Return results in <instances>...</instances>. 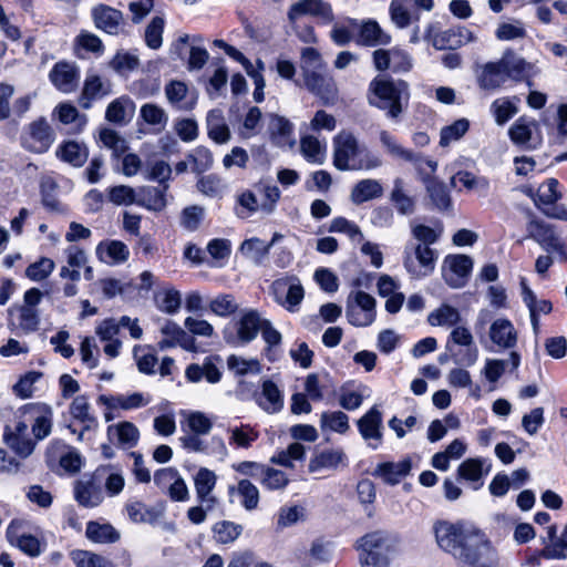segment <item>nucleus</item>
<instances>
[{
	"mask_svg": "<svg viewBox=\"0 0 567 567\" xmlns=\"http://www.w3.org/2000/svg\"><path fill=\"white\" fill-rule=\"evenodd\" d=\"M435 539L441 549L472 567H494L496 554L489 540L475 528L462 523L437 522Z\"/></svg>",
	"mask_w": 567,
	"mask_h": 567,
	"instance_id": "nucleus-1",
	"label": "nucleus"
},
{
	"mask_svg": "<svg viewBox=\"0 0 567 567\" xmlns=\"http://www.w3.org/2000/svg\"><path fill=\"white\" fill-rule=\"evenodd\" d=\"M333 164L340 171H369L382 165L381 157L360 144L351 133H339L333 140Z\"/></svg>",
	"mask_w": 567,
	"mask_h": 567,
	"instance_id": "nucleus-2",
	"label": "nucleus"
},
{
	"mask_svg": "<svg viewBox=\"0 0 567 567\" xmlns=\"http://www.w3.org/2000/svg\"><path fill=\"white\" fill-rule=\"evenodd\" d=\"M369 91L380 100L375 103L370 99V104L379 109L388 110L386 115L391 118H398L403 112V101L408 102L410 97L409 84L403 80H392L386 78H374Z\"/></svg>",
	"mask_w": 567,
	"mask_h": 567,
	"instance_id": "nucleus-3",
	"label": "nucleus"
},
{
	"mask_svg": "<svg viewBox=\"0 0 567 567\" xmlns=\"http://www.w3.org/2000/svg\"><path fill=\"white\" fill-rule=\"evenodd\" d=\"M360 563L362 567H388L391 540L386 533L377 530L360 538Z\"/></svg>",
	"mask_w": 567,
	"mask_h": 567,
	"instance_id": "nucleus-4",
	"label": "nucleus"
},
{
	"mask_svg": "<svg viewBox=\"0 0 567 567\" xmlns=\"http://www.w3.org/2000/svg\"><path fill=\"white\" fill-rule=\"evenodd\" d=\"M111 466L100 467L92 474H85L74 483L73 494L78 504L85 508L97 507L104 501L102 482Z\"/></svg>",
	"mask_w": 567,
	"mask_h": 567,
	"instance_id": "nucleus-5",
	"label": "nucleus"
},
{
	"mask_svg": "<svg viewBox=\"0 0 567 567\" xmlns=\"http://www.w3.org/2000/svg\"><path fill=\"white\" fill-rule=\"evenodd\" d=\"M274 300L289 312H297L305 298V289L296 276L276 279L270 286Z\"/></svg>",
	"mask_w": 567,
	"mask_h": 567,
	"instance_id": "nucleus-6",
	"label": "nucleus"
},
{
	"mask_svg": "<svg viewBox=\"0 0 567 567\" xmlns=\"http://www.w3.org/2000/svg\"><path fill=\"white\" fill-rule=\"evenodd\" d=\"M473 269V259L467 255H447L442 265V276L452 288L466 285Z\"/></svg>",
	"mask_w": 567,
	"mask_h": 567,
	"instance_id": "nucleus-7",
	"label": "nucleus"
},
{
	"mask_svg": "<svg viewBox=\"0 0 567 567\" xmlns=\"http://www.w3.org/2000/svg\"><path fill=\"white\" fill-rule=\"evenodd\" d=\"M22 146L33 153L47 152L54 142V132L45 118L29 124L22 135Z\"/></svg>",
	"mask_w": 567,
	"mask_h": 567,
	"instance_id": "nucleus-8",
	"label": "nucleus"
},
{
	"mask_svg": "<svg viewBox=\"0 0 567 567\" xmlns=\"http://www.w3.org/2000/svg\"><path fill=\"white\" fill-rule=\"evenodd\" d=\"M404 268L415 279L431 275L435 268V251L429 246L419 244L414 248V256L405 251Z\"/></svg>",
	"mask_w": 567,
	"mask_h": 567,
	"instance_id": "nucleus-9",
	"label": "nucleus"
},
{
	"mask_svg": "<svg viewBox=\"0 0 567 567\" xmlns=\"http://www.w3.org/2000/svg\"><path fill=\"white\" fill-rule=\"evenodd\" d=\"M264 318L257 310H245L237 322L236 336L225 332V340L234 344H247L258 334L264 323Z\"/></svg>",
	"mask_w": 567,
	"mask_h": 567,
	"instance_id": "nucleus-10",
	"label": "nucleus"
},
{
	"mask_svg": "<svg viewBox=\"0 0 567 567\" xmlns=\"http://www.w3.org/2000/svg\"><path fill=\"white\" fill-rule=\"evenodd\" d=\"M91 16L96 29L117 35L125 25L123 12L107 4H97L92 8Z\"/></svg>",
	"mask_w": 567,
	"mask_h": 567,
	"instance_id": "nucleus-11",
	"label": "nucleus"
},
{
	"mask_svg": "<svg viewBox=\"0 0 567 567\" xmlns=\"http://www.w3.org/2000/svg\"><path fill=\"white\" fill-rule=\"evenodd\" d=\"M305 78L306 87L323 104H333L338 97V90L333 78L326 70L310 73Z\"/></svg>",
	"mask_w": 567,
	"mask_h": 567,
	"instance_id": "nucleus-12",
	"label": "nucleus"
},
{
	"mask_svg": "<svg viewBox=\"0 0 567 567\" xmlns=\"http://www.w3.org/2000/svg\"><path fill=\"white\" fill-rule=\"evenodd\" d=\"M306 14L319 18L324 23H331L334 20L331 4L323 0H299L290 7L288 19L295 22Z\"/></svg>",
	"mask_w": 567,
	"mask_h": 567,
	"instance_id": "nucleus-13",
	"label": "nucleus"
},
{
	"mask_svg": "<svg viewBox=\"0 0 567 567\" xmlns=\"http://www.w3.org/2000/svg\"><path fill=\"white\" fill-rule=\"evenodd\" d=\"M519 286L522 300L529 311L533 331L537 334L539 332V316L550 313L553 305L547 299H538L536 293L528 286L525 277L520 278Z\"/></svg>",
	"mask_w": 567,
	"mask_h": 567,
	"instance_id": "nucleus-14",
	"label": "nucleus"
},
{
	"mask_svg": "<svg viewBox=\"0 0 567 567\" xmlns=\"http://www.w3.org/2000/svg\"><path fill=\"white\" fill-rule=\"evenodd\" d=\"M499 60L508 79L516 82L526 81L529 87L533 86L534 83L530 78L535 74V66L532 63L512 50H506Z\"/></svg>",
	"mask_w": 567,
	"mask_h": 567,
	"instance_id": "nucleus-15",
	"label": "nucleus"
},
{
	"mask_svg": "<svg viewBox=\"0 0 567 567\" xmlns=\"http://www.w3.org/2000/svg\"><path fill=\"white\" fill-rule=\"evenodd\" d=\"M382 413L377 408H371L358 420V429L361 436L369 442V446L377 450L382 442Z\"/></svg>",
	"mask_w": 567,
	"mask_h": 567,
	"instance_id": "nucleus-16",
	"label": "nucleus"
},
{
	"mask_svg": "<svg viewBox=\"0 0 567 567\" xmlns=\"http://www.w3.org/2000/svg\"><path fill=\"white\" fill-rule=\"evenodd\" d=\"M49 78L59 91L71 93L78 87L79 70L74 63L61 61L52 68Z\"/></svg>",
	"mask_w": 567,
	"mask_h": 567,
	"instance_id": "nucleus-17",
	"label": "nucleus"
},
{
	"mask_svg": "<svg viewBox=\"0 0 567 567\" xmlns=\"http://www.w3.org/2000/svg\"><path fill=\"white\" fill-rule=\"evenodd\" d=\"M267 132L271 142L279 146H292L293 125L292 123L278 114L270 113L267 115Z\"/></svg>",
	"mask_w": 567,
	"mask_h": 567,
	"instance_id": "nucleus-18",
	"label": "nucleus"
},
{
	"mask_svg": "<svg viewBox=\"0 0 567 567\" xmlns=\"http://www.w3.org/2000/svg\"><path fill=\"white\" fill-rule=\"evenodd\" d=\"M216 483V474L206 467H200L194 477L197 501L206 504L207 508H215L217 505V498L213 495Z\"/></svg>",
	"mask_w": 567,
	"mask_h": 567,
	"instance_id": "nucleus-19",
	"label": "nucleus"
},
{
	"mask_svg": "<svg viewBox=\"0 0 567 567\" xmlns=\"http://www.w3.org/2000/svg\"><path fill=\"white\" fill-rule=\"evenodd\" d=\"M488 336L493 344L499 349L512 350L517 344V331L505 318L496 319L489 327Z\"/></svg>",
	"mask_w": 567,
	"mask_h": 567,
	"instance_id": "nucleus-20",
	"label": "nucleus"
},
{
	"mask_svg": "<svg viewBox=\"0 0 567 567\" xmlns=\"http://www.w3.org/2000/svg\"><path fill=\"white\" fill-rule=\"evenodd\" d=\"M507 80L506 70L501 60L484 64L481 74L477 76L480 87L487 91H495L502 87Z\"/></svg>",
	"mask_w": 567,
	"mask_h": 567,
	"instance_id": "nucleus-21",
	"label": "nucleus"
},
{
	"mask_svg": "<svg viewBox=\"0 0 567 567\" xmlns=\"http://www.w3.org/2000/svg\"><path fill=\"white\" fill-rule=\"evenodd\" d=\"M520 364V355L516 351H511L507 360L486 359L482 374L489 383L495 384L504 374L506 368L511 365L509 371H516Z\"/></svg>",
	"mask_w": 567,
	"mask_h": 567,
	"instance_id": "nucleus-22",
	"label": "nucleus"
},
{
	"mask_svg": "<svg viewBox=\"0 0 567 567\" xmlns=\"http://www.w3.org/2000/svg\"><path fill=\"white\" fill-rule=\"evenodd\" d=\"M163 336L172 337V340H161L157 343L159 350H166L181 346L183 349L194 350V339L189 337L178 324L173 321H166L161 328Z\"/></svg>",
	"mask_w": 567,
	"mask_h": 567,
	"instance_id": "nucleus-23",
	"label": "nucleus"
},
{
	"mask_svg": "<svg viewBox=\"0 0 567 567\" xmlns=\"http://www.w3.org/2000/svg\"><path fill=\"white\" fill-rule=\"evenodd\" d=\"M258 405L267 413H278L284 408V395L278 385L271 380H264Z\"/></svg>",
	"mask_w": 567,
	"mask_h": 567,
	"instance_id": "nucleus-24",
	"label": "nucleus"
},
{
	"mask_svg": "<svg viewBox=\"0 0 567 567\" xmlns=\"http://www.w3.org/2000/svg\"><path fill=\"white\" fill-rule=\"evenodd\" d=\"M470 40V31L465 28H458L436 33L432 38V44L436 50H455Z\"/></svg>",
	"mask_w": 567,
	"mask_h": 567,
	"instance_id": "nucleus-25",
	"label": "nucleus"
},
{
	"mask_svg": "<svg viewBox=\"0 0 567 567\" xmlns=\"http://www.w3.org/2000/svg\"><path fill=\"white\" fill-rule=\"evenodd\" d=\"M391 37L383 32L379 23L374 20L362 21L359 25L357 43L365 47H377L388 44Z\"/></svg>",
	"mask_w": 567,
	"mask_h": 567,
	"instance_id": "nucleus-26",
	"label": "nucleus"
},
{
	"mask_svg": "<svg viewBox=\"0 0 567 567\" xmlns=\"http://www.w3.org/2000/svg\"><path fill=\"white\" fill-rule=\"evenodd\" d=\"M450 339L458 346L466 347L458 362L467 367L473 365L477 360L478 350L474 346V340L471 331L463 326H455L451 331Z\"/></svg>",
	"mask_w": 567,
	"mask_h": 567,
	"instance_id": "nucleus-27",
	"label": "nucleus"
},
{
	"mask_svg": "<svg viewBox=\"0 0 567 567\" xmlns=\"http://www.w3.org/2000/svg\"><path fill=\"white\" fill-rule=\"evenodd\" d=\"M167 188V185H164L163 187H138L136 205L145 207L148 210L161 212L166 206L165 192Z\"/></svg>",
	"mask_w": 567,
	"mask_h": 567,
	"instance_id": "nucleus-28",
	"label": "nucleus"
},
{
	"mask_svg": "<svg viewBox=\"0 0 567 567\" xmlns=\"http://www.w3.org/2000/svg\"><path fill=\"white\" fill-rule=\"evenodd\" d=\"M21 416H30L32 424V432L37 440H43L51 433L52 421L49 412L40 414V406L29 404L21 410Z\"/></svg>",
	"mask_w": 567,
	"mask_h": 567,
	"instance_id": "nucleus-29",
	"label": "nucleus"
},
{
	"mask_svg": "<svg viewBox=\"0 0 567 567\" xmlns=\"http://www.w3.org/2000/svg\"><path fill=\"white\" fill-rule=\"evenodd\" d=\"M109 93V83H104L102 79L96 74H90L84 81L83 90L80 96V105L83 109H90L92 100L102 97Z\"/></svg>",
	"mask_w": 567,
	"mask_h": 567,
	"instance_id": "nucleus-30",
	"label": "nucleus"
},
{
	"mask_svg": "<svg viewBox=\"0 0 567 567\" xmlns=\"http://www.w3.org/2000/svg\"><path fill=\"white\" fill-rule=\"evenodd\" d=\"M100 260L114 265L124 262L130 255L127 246L120 240L101 243L96 248Z\"/></svg>",
	"mask_w": 567,
	"mask_h": 567,
	"instance_id": "nucleus-31",
	"label": "nucleus"
},
{
	"mask_svg": "<svg viewBox=\"0 0 567 567\" xmlns=\"http://www.w3.org/2000/svg\"><path fill=\"white\" fill-rule=\"evenodd\" d=\"M9 542L30 557H38L43 551L42 542L28 533H17L11 527L8 529Z\"/></svg>",
	"mask_w": 567,
	"mask_h": 567,
	"instance_id": "nucleus-32",
	"label": "nucleus"
},
{
	"mask_svg": "<svg viewBox=\"0 0 567 567\" xmlns=\"http://www.w3.org/2000/svg\"><path fill=\"white\" fill-rule=\"evenodd\" d=\"M70 414L83 424V429L79 433V440L82 439L84 431L96 426V419L90 413V403L85 395H78L73 399L70 405Z\"/></svg>",
	"mask_w": 567,
	"mask_h": 567,
	"instance_id": "nucleus-33",
	"label": "nucleus"
},
{
	"mask_svg": "<svg viewBox=\"0 0 567 567\" xmlns=\"http://www.w3.org/2000/svg\"><path fill=\"white\" fill-rule=\"evenodd\" d=\"M390 200L401 215H412L415 210L414 199L408 195L404 181L396 177L393 181V188L390 193Z\"/></svg>",
	"mask_w": 567,
	"mask_h": 567,
	"instance_id": "nucleus-34",
	"label": "nucleus"
},
{
	"mask_svg": "<svg viewBox=\"0 0 567 567\" xmlns=\"http://www.w3.org/2000/svg\"><path fill=\"white\" fill-rule=\"evenodd\" d=\"M56 156L74 167H81L89 157L87 147L78 142H65L56 150Z\"/></svg>",
	"mask_w": 567,
	"mask_h": 567,
	"instance_id": "nucleus-35",
	"label": "nucleus"
},
{
	"mask_svg": "<svg viewBox=\"0 0 567 567\" xmlns=\"http://www.w3.org/2000/svg\"><path fill=\"white\" fill-rule=\"evenodd\" d=\"M411 471L410 460H403L398 463H381L374 471L375 476L382 477L386 483L394 485L406 476Z\"/></svg>",
	"mask_w": 567,
	"mask_h": 567,
	"instance_id": "nucleus-36",
	"label": "nucleus"
},
{
	"mask_svg": "<svg viewBox=\"0 0 567 567\" xmlns=\"http://www.w3.org/2000/svg\"><path fill=\"white\" fill-rule=\"evenodd\" d=\"M383 194V187L379 181L367 178L362 179L354 185L351 190L352 203L359 205L373 198L381 197Z\"/></svg>",
	"mask_w": 567,
	"mask_h": 567,
	"instance_id": "nucleus-37",
	"label": "nucleus"
},
{
	"mask_svg": "<svg viewBox=\"0 0 567 567\" xmlns=\"http://www.w3.org/2000/svg\"><path fill=\"white\" fill-rule=\"evenodd\" d=\"M344 460V453L341 450L328 449L317 453L309 462V471L318 472L322 470H333Z\"/></svg>",
	"mask_w": 567,
	"mask_h": 567,
	"instance_id": "nucleus-38",
	"label": "nucleus"
},
{
	"mask_svg": "<svg viewBox=\"0 0 567 567\" xmlns=\"http://www.w3.org/2000/svg\"><path fill=\"white\" fill-rule=\"evenodd\" d=\"M412 0H392L390 3V17L400 29L408 28L412 20H419L417 14L412 13Z\"/></svg>",
	"mask_w": 567,
	"mask_h": 567,
	"instance_id": "nucleus-39",
	"label": "nucleus"
},
{
	"mask_svg": "<svg viewBox=\"0 0 567 567\" xmlns=\"http://www.w3.org/2000/svg\"><path fill=\"white\" fill-rule=\"evenodd\" d=\"M519 97H499L491 104V112L498 125H504L517 114Z\"/></svg>",
	"mask_w": 567,
	"mask_h": 567,
	"instance_id": "nucleus-40",
	"label": "nucleus"
},
{
	"mask_svg": "<svg viewBox=\"0 0 567 567\" xmlns=\"http://www.w3.org/2000/svg\"><path fill=\"white\" fill-rule=\"evenodd\" d=\"M208 136L218 144L227 143L230 140V131L225 123L221 112L213 110L207 115Z\"/></svg>",
	"mask_w": 567,
	"mask_h": 567,
	"instance_id": "nucleus-41",
	"label": "nucleus"
},
{
	"mask_svg": "<svg viewBox=\"0 0 567 567\" xmlns=\"http://www.w3.org/2000/svg\"><path fill=\"white\" fill-rule=\"evenodd\" d=\"M86 537L100 544L115 543L120 539V533L111 524L90 522L86 525Z\"/></svg>",
	"mask_w": 567,
	"mask_h": 567,
	"instance_id": "nucleus-42",
	"label": "nucleus"
},
{
	"mask_svg": "<svg viewBox=\"0 0 567 567\" xmlns=\"http://www.w3.org/2000/svg\"><path fill=\"white\" fill-rule=\"evenodd\" d=\"M379 136L382 146L392 157L411 163L419 159V155L410 150L404 148L388 131H381Z\"/></svg>",
	"mask_w": 567,
	"mask_h": 567,
	"instance_id": "nucleus-43",
	"label": "nucleus"
},
{
	"mask_svg": "<svg viewBox=\"0 0 567 567\" xmlns=\"http://www.w3.org/2000/svg\"><path fill=\"white\" fill-rule=\"evenodd\" d=\"M461 183L467 190H475L481 195H485L489 188V182L485 177L475 176L471 172L461 171L457 172L451 178V185L456 186V183Z\"/></svg>",
	"mask_w": 567,
	"mask_h": 567,
	"instance_id": "nucleus-44",
	"label": "nucleus"
},
{
	"mask_svg": "<svg viewBox=\"0 0 567 567\" xmlns=\"http://www.w3.org/2000/svg\"><path fill=\"white\" fill-rule=\"evenodd\" d=\"M109 434L115 435L117 442L127 447L136 445L140 437L138 429L133 423L127 421L109 426Z\"/></svg>",
	"mask_w": 567,
	"mask_h": 567,
	"instance_id": "nucleus-45",
	"label": "nucleus"
},
{
	"mask_svg": "<svg viewBox=\"0 0 567 567\" xmlns=\"http://www.w3.org/2000/svg\"><path fill=\"white\" fill-rule=\"evenodd\" d=\"M426 190L433 205H435L437 209L444 210L451 207V196L443 182L435 178L427 179Z\"/></svg>",
	"mask_w": 567,
	"mask_h": 567,
	"instance_id": "nucleus-46",
	"label": "nucleus"
},
{
	"mask_svg": "<svg viewBox=\"0 0 567 567\" xmlns=\"http://www.w3.org/2000/svg\"><path fill=\"white\" fill-rule=\"evenodd\" d=\"M234 491H237L238 495L241 497V505L245 509L254 511L257 508L259 503V491L250 481L240 480L237 487H229V493H233Z\"/></svg>",
	"mask_w": 567,
	"mask_h": 567,
	"instance_id": "nucleus-47",
	"label": "nucleus"
},
{
	"mask_svg": "<svg viewBox=\"0 0 567 567\" xmlns=\"http://www.w3.org/2000/svg\"><path fill=\"white\" fill-rule=\"evenodd\" d=\"M470 128V122L467 118H458L451 125H446L441 128L440 132V145L442 147L449 146L451 143L461 140Z\"/></svg>",
	"mask_w": 567,
	"mask_h": 567,
	"instance_id": "nucleus-48",
	"label": "nucleus"
},
{
	"mask_svg": "<svg viewBox=\"0 0 567 567\" xmlns=\"http://www.w3.org/2000/svg\"><path fill=\"white\" fill-rule=\"evenodd\" d=\"M141 117L150 125L156 127L157 132H161L165 128L168 122V115L164 109L161 106L146 103L142 105L140 110Z\"/></svg>",
	"mask_w": 567,
	"mask_h": 567,
	"instance_id": "nucleus-49",
	"label": "nucleus"
},
{
	"mask_svg": "<svg viewBox=\"0 0 567 567\" xmlns=\"http://www.w3.org/2000/svg\"><path fill=\"white\" fill-rule=\"evenodd\" d=\"M71 558L76 567H115L106 557L89 550H73Z\"/></svg>",
	"mask_w": 567,
	"mask_h": 567,
	"instance_id": "nucleus-50",
	"label": "nucleus"
},
{
	"mask_svg": "<svg viewBox=\"0 0 567 567\" xmlns=\"http://www.w3.org/2000/svg\"><path fill=\"white\" fill-rule=\"evenodd\" d=\"M157 308L168 315L176 313L182 305L181 292L174 288H167L155 295Z\"/></svg>",
	"mask_w": 567,
	"mask_h": 567,
	"instance_id": "nucleus-51",
	"label": "nucleus"
},
{
	"mask_svg": "<svg viewBox=\"0 0 567 567\" xmlns=\"http://www.w3.org/2000/svg\"><path fill=\"white\" fill-rule=\"evenodd\" d=\"M302 155L312 163L322 164L324 159L326 145L312 135L303 136L300 140Z\"/></svg>",
	"mask_w": 567,
	"mask_h": 567,
	"instance_id": "nucleus-52",
	"label": "nucleus"
},
{
	"mask_svg": "<svg viewBox=\"0 0 567 567\" xmlns=\"http://www.w3.org/2000/svg\"><path fill=\"white\" fill-rule=\"evenodd\" d=\"M427 321L431 326L455 327L461 321L457 309L443 305L429 315Z\"/></svg>",
	"mask_w": 567,
	"mask_h": 567,
	"instance_id": "nucleus-53",
	"label": "nucleus"
},
{
	"mask_svg": "<svg viewBox=\"0 0 567 567\" xmlns=\"http://www.w3.org/2000/svg\"><path fill=\"white\" fill-rule=\"evenodd\" d=\"M243 526L229 520H221L214 525V538L219 544H230L241 534Z\"/></svg>",
	"mask_w": 567,
	"mask_h": 567,
	"instance_id": "nucleus-54",
	"label": "nucleus"
},
{
	"mask_svg": "<svg viewBox=\"0 0 567 567\" xmlns=\"http://www.w3.org/2000/svg\"><path fill=\"white\" fill-rule=\"evenodd\" d=\"M208 308L214 315L226 318L234 315L239 306L233 295L220 293L209 301Z\"/></svg>",
	"mask_w": 567,
	"mask_h": 567,
	"instance_id": "nucleus-55",
	"label": "nucleus"
},
{
	"mask_svg": "<svg viewBox=\"0 0 567 567\" xmlns=\"http://www.w3.org/2000/svg\"><path fill=\"white\" fill-rule=\"evenodd\" d=\"M320 425L322 431L330 430L343 434L349 430V417L342 411L323 412Z\"/></svg>",
	"mask_w": 567,
	"mask_h": 567,
	"instance_id": "nucleus-56",
	"label": "nucleus"
},
{
	"mask_svg": "<svg viewBox=\"0 0 567 567\" xmlns=\"http://www.w3.org/2000/svg\"><path fill=\"white\" fill-rule=\"evenodd\" d=\"M537 123L534 120H527L520 116L509 128L508 134L515 144L525 145L530 141L532 127H536Z\"/></svg>",
	"mask_w": 567,
	"mask_h": 567,
	"instance_id": "nucleus-57",
	"label": "nucleus"
},
{
	"mask_svg": "<svg viewBox=\"0 0 567 567\" xmlns=\"http://www.w3.org/2000/svg\"><path fill=\"white\" fill-rule=\"evenodd\" d=\"M229 443L241 449H248L258 439L259 434L249 424H241L229 430Z\"/></svg>",
	"mask_w": 567,
	"mask_h": 567,
	"instance_id": "nucleus-58",
	"label": "nucleus"
},
{
	"mask_svg": "<svg viewBox=\"0 0 567 567\" xmlns=\"http://www.w3.org/2000/svg\"><path fill=\"white\" fill-rule=\"evenodd\" d=\"M559 182L555 178H549L543 183L534 198L535 204L538 206L543 204L545 206L554 205L560 197L561 194L558 190Z\"/></svg>",
	"mask_w": 567,
	"mask_h": 567,
	"instance_id": "nucleus-59",
	"label": "nucleus"
},
{
	"mask_svg": "<svg viewBox=\"0 0 567 567\" xmlns=\"http://www.w3.org/2000/svg\"><path fill=\"white\" fill-rule=\"evenodd\" d=\"M300 66L303 72V76L326 70V64L322 61L321 54L315 48L302 49Z\"/></svg>",
	"mask_w": 567,
	"mask_h": 567,
	"instance_id": "nucleus-60",
	"label": "nucleus"
},
{
	"mask_svg": "<svg viewBox=\"0 0 567 567\" xmlns=\"http://www.w3.org/2000/svg\"><path fill=\"white\" fill-rule=\"evenodd\" d=\"M270 245H266L265 241L257 237L246 239L240 246L241 254L257 264L268 255Z\"/></svg>",
	"mask_w": 567,
	"mask_h": 567,
	"instance_id": "nucleus-61",
	"label": "nucleus"
},
{
	"mask_svg": "<svg viewBox=\"0 0 567 567\" xmlns=\"http://www.w3.org/2000/svg\"><path fill=\"white\" fill-rule=\"evenodd\" d=\"M165 20L163 17H154L145 29V43L148 48L156 50L163 43Z\"/></svg>",
	"mask_w": 567,
	"mask_h": 567,
	"instance_id": "nucleus-62",
	"label": "nucleus"
},
{
	"mask_svg": "<svg viewBox=\"0 0 567 567\" xmlns=\"http://www.w3.org/2000/svg\"><path fill=\"white\" fill-rule=\"evenodd\" d=\"M186 425L189 430L188 434L207 435L213 429V422L199 411L188 413Z\"/></svg>",
	"mask_w": 567,
	"mask_h": 567,
	"instance_id": "nucleus-63",
	"label": "nucleus"
},
{
	"mask_svg": "<svg viewBox=\"0 0 567 567\" xmlns=\"http://www.w3.org/2000/svg\"><path fill=\"white\" fill-rule=\"evenodd\" d=\"M540 555L546 559H567V525L560 537L554 543L545 546Z\"/></svg>",
	"mask_w": 567,
	"mask_h": 567,
	"instance_id": "nucleus-64",
	"label": "nucleus"
}]
</instances>
